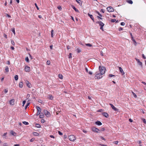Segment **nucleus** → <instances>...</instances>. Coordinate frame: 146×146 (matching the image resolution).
I'll list each match as a JSON object with an SVG mask.
<instances>
[{"label": "nucleus", "instance_id": "nucleus-1", "mask_svg": "<svg viewBox=\"0 0 146 146\" xmlns=\"http://www.w3.org/2000/svg\"><path fill=\"white\" fill-rule=\"evenodd\" d=\"M99 68L100 72L103 75L104 74L106 70V68L105 67L102 66L101 67V66H100Z\"/></svg>", "mask_w": 146, "mask_h": 146}, {"label": "nucleus", "instance_id": "nucleus-2", "mask_svg": "<svg viewBox=\"0 0 146 146\" xmlns=\"http://www.w3.org/2000/svg\"><path fill=\"white\" fill-rule=\"evenodd\" d=\"M102 74L99 72H96V75L95 76V78L96 79H99L101 78L102 77Z\"/></svg>", "mask_w": 146, "mask_h": 146}, {"label": "nucleus", "instance_id": "nucleus-3", "mask_svg": "<svg viewBox=\"0 0 146 146\" xmlns=\"http://www.w3.org/2000/svg\"><path fill=\"white\" fill-rule=\"evenodd\" d=\"M69 140L71 141H74L76 139V137L73 135H71L68 136Z\"/></svg>", "mask_w": 146, "mask_h": 146}, {"label": "nucleus", "instance_id": "nucleus-4", "mask_svg": "<svg viewBox=\"0 0 146 146\" xmlns=\"http://www.w3.org/2000/svg\"><path fill=\"white\" fill-rule=\"evenodd\" d=\"M107 11L109 12H113L114 11L113 9L111 7H109L107 8Z\"/></svg>", "mask_w": 146, "mask_h": 146}, {"label": "nucleus", "instance_id": "nucleus-5", "mask_svg": "<svg viewBox=\"0 0 146 146\" xmlns=\"http://www.w3.org/2000/svg\"><path fill=\"white\" fill-rule=\"evenodd\" d=\"M135 60L137 61V63L141 67H142V63L141 62H140L139 60L137 58H135Z\"/></svg>", "mask_w": 146, "mask_h": 146}, {"label": "nucleus", "instance_id": "nucleus-6", "mask_svg": "<svg viewBox=\"0 0 146 146\" xmlns=\"http://www.w3.org/2000/svg\"><path fill=\"white\" fill-rule=\"evenodd\" d=\"M15 100L14 99H12L9 101V103L11 105L13 106L15 104Z\"/></svg>", "mask_w": 146, "mask_h": 146}, {"label": "nucleus", "instance_id": "nucleus-7", "mask_svg": "<svg viewBox=\"0 0 146 146\" xmlns=\"http://www.w3.org/2000/svg\"><path fill=\"white\" fill-rule=\"evenodd\" d=\"M109 104L111 106L112 109L114 111H118V110L117 108H116L112 104Z\"/></svg>", "mask_w": 146, "mask_h": 146}, {"label": "nucleus", "instance_id": "nucleus-8", "mask_svg": "<svg viewBox=\"0 0 146 146\" xmlns=\"http://www.w3.org/2000/svg\"><path fill=\"white\" fill-rule=\"evenodd\" d=\"M92 131L94 132H95L97 133H98V131H99V130L98 128L93 127L92 128Z\"/></svg>", "mask_w": 146, "mask_h": 146}, {"label": "nucleus", "instance_id": "nucleus-9", "mask_svg": "<svg viewBox=\"0 0 146 146\" xmlns=\"http://www.w3.org/2000/svg\"><path fill=\"white\" fill-rule=\"evenodd\" d=\"M25 71L26 72H29L30 71V68L28 66H26L25 68Z\"/></svg>", "mask_w": 146, "mask_h": 146}, {"label": "nucleus", "instance_id": "nucleus-10", "mask_svg": "<svg viewBox=\"0 0 146 146\" xmlns=\"http://www.w3.org/2000/svg\"><path fill=\"white\" fill-rule=\"evenodd\" d=\"M25 83H26V85L28 87H29V88H31V84L28 81L26 80L25 81Z\"/></svg>", "mask_w": 146, "mask_h": 146}, {"label": "nucleus", "instance_id": "nucleus-11", "mask_svg": "<svg viewBox=\"0 0 146 146\" xmlns=\"http://www.w3.org/2000/svg\"><path fill=\"white\" fill-rule=\"evenodd\" d=\"M96 23L98 24L101 27H104V24L102 21H98Z\"/></svg>", "mask_w": 146, "mask_h": 146}, {"label": "nucleus", "instance_id": "nucleus-12", "mask_svg": "<svg viewBox=\"0 0 146 146\" xmlns=\"http://www.w3.org/2000/svg\"><path fill=\"white\" fill-rule=\"evenodd\" d=\"M44 113L45 115L46 116H49L50 115V112L46 110L44 111Z\"/></svg>", "mask_w": 146, "mask_h": 146}, {"label": "nucleus", "instance_id": "nucleus-13", "mask_svg": "<svg viewBox=\"0 0 146 146\" xmlns=\"http://www.w3.org/2000/svg\"><path fill=\"white\" fill-rule=\"evenodd\" d=\"M102 114L103 115L106 117H109V115L107 113L103 112L102 113Z\"/></svg>", "mask_w": 146, "mask_h": 146}, {"label": "nucleus", "instance_id": "nucleus-14", "mask_svg": "<svg viewBox=\"0 0 146 146\" xmlns=\"http://www.w3.org/2000/svg\"><path fill=\"white\" fill-rule=\"evenodd\" d=\"M119 69L120 70V72L122 73V75H123L125 73L123 72L122 69L120 67H119Z\"/></svg>", "mask_w": 146, "mask_h": 146}, {"label": "nucleus", "instance_id": "nucleus-15", "mask_svg": "<svg viewBox=\"0 0 146 146\" xmlns=\"http://www.w3.org/2000/svg\"><path fill=\"white\" fill-rule=\"evenodd\" d=\"M23 83L22 82H20L19 84V87L21 88H22L23 87Z\"/></svg>", "mask_w": 146, "mask_h": 146}, {"label": "nucleus", "instance_id": "nucleus-16", "mask_svg": "<svg viewBox=\"0 0 146 146\" xmlns=\"http://www.w3.org/2000/svg\"><path fill=\"white\" fill-rule=\"evenodd\" d=\"M36 108L37 109V111L39 112H40L41 111V109L40 108L39 106H36Z\"/></svg>", "mask_w": 146, "mask_h": 146}, {"label": "nucleus", "instance_id": "nucleus-17", "mask_svg": "<svg viewBox=\"0 0 146 146\" xmlns=\"http://www.w3.org/2000/svg\"><path fill=\"white\" fill-rule=\"evenodd\" d=\"M96 124L98 125H102V123L99 121H97L96 122Z\"/></svg>", "mask_w": 146, "mask_h": 146}, {"label": "nucleus", "instance_id": "nucleus-18", "mask_svg": "<svg viewBox=\"0 0 146 146\" xmlns=\"http://www.w3.org/2000/svg\"><path fill=\"white\" fill-rule=\"evenodd\" d=\"M44 115L42 113H40L39 115V117L40 118H43L44 117Z\"/></svg>", "mask_w": 146, "mask_h": 146}, {"label": "nucleus", "instance_id": "nucleus-19", "mask_svg": "<svg viewBox=\"0 0 146 146\" xmlns=\"http://www.w3.org/2000/svg\"><path fill=\"white\" fill-rule=\"evenodd\" d=\"M88 15L92 19L93 21H94V18L92 15H90L89 14H88Z\"/></svg>", "mask_w": 146, "mask_h": 146}, {"label": "nucleus", "instance_id": "nucleus-20", "mask_svg": "<svg viewBox=\"0 0 146 146\" xmlns=\"http://www.w3.org/2000/svg\"><path fill=\"white\" fill-rule=\"evenodd\" d=\"M49 97H48V98L50 100H52L53 98V96L51 94H49L48 95Z\"/></svg>", "mask_w": 146, "mask_h": 146}, {"label": "nucleus", "instance_id": "nucleus-21", "mask_svg": "<svg viewBox=\"0 0 146 146\" xmlns=\"http://www.w3.org/2000/svg\"><path fill=\"white\" fill-rule=\"evenodd\" d=\"M33 135L35 136H38L39 135V134L36 132H34L33 133Z\"/></svg>", "mask_w": 146, "mask_h": 146}, {"label": "nucleus", "instance_id": "nucleus-22", "mask_svg": "<svg viewBox=\"0 0 146 146\" xmlns=\"http://www.w3.org/2000/svg\"><path fill=\"white\" fill-rule=\"evenodd\" d=\"M59 78L61 79L63 78V76L61 74H59L58 75Z\"/></svg>", "mask_w": 146, "mask_h": 146}, {"label": "nucleus", "instance_id": "nucleus-23", "mask_svg": "<svg viewBox=\"0 0 146 146\" xmlns=\"http://www.w3.org/2000/svg\"><path fill=\"white\" fill-rule=\"evenodd\" d=\"M10 133L12 135L14 136H15V135L16 134V133L15 132L12 131H11Z\"/></svg>", "mask_w": 146, "mask_h": 146}, {"label": "nucleus", "instance_id": "nucleus-24", "mask_svg": "<svg viewBox=\"0 0 146 146\" xmlns=\"http://www.w3.org/2000/svg\"><path fill=\"white\" fill-rule=\"evenodd\" d=\"M35 127L37 128H40L41 127L40 125L39 124H36Z\"/></svg>", "mask_w": 146, "mask_h": 146}, {"label": "nucleus", "instance_id": "nucleus-25", "mask_svg": "<svg viewBox=\"0 0 146 146\" xmlns=\"http://www.w3.org/2000/svg\"><path fill=\"white\" fill-rule=\"evenodd\" d=\"M5 70L6 72H9V67H8V66H7L5 67Z\"/></svg>", "mask_w": 146, "mask_h": 146}, {"label": "nucleus", "instance_id": "nucleus-26", "mask_svg": "<svg viewBox=\"0 0 146 146\" xmlns=\"http://www.w3.org/2000/svg\"><path fill=\"white\" fill-rule=\"evenodd\" d=\"M77 3H78L79 4H81L82 3L80 0H75Z\"/></svg>", "mask_w": 146, "mask_h": 146}, {"label": "nucleus", "instance_id": "nucleus-27", "mask_svg": "<svg viewBox=\"0 0 146 146\" xmlns=\"http://www.w3.org/2000/svg\"><path fill=\"white\" fill-rule=\"evenodd\" d=\"M15 80H17L18 78V76L17 75H16L14 77Z\"/></svg>", "mask_w": 146, "mask_h": 146}, {"label": "nucleus", "instance_id": "nucleus-28", "mask_svg": "<svg viewBox=\"0 0 146 146\" xmlns=\"http://www.w3.org/2000/svg\"><path fill=\"white\" fill-rule=\"evenodd\" d=\"M127 2L128 3L131 4H132L133 3L132 1L131 0H127Z\"/></svg>", "mask_w": 146, "mask_h": 146}, {"label": "nucleus", "instance_id": "nucleus-29", "mask_svg": "<svg viewBox=\"0 0 146 146\" xmlns=\"http://www.w3.org/2000/svg\"><path fill=\"white\" fill-rule=\"evenodd\" d=\"M25 60L27 62H29V60L28 57H27L25 59Z\"/></svg>", "mask_w": 146, "mask_h": 146}, {"label": "nucleus", "instance_id": "nucleus-30", "mask_svg": "<svg viewBox=\"0 0 146 146\" xmlns=\"http://www.w3.org/2000/svg\"><path fill=\"white\" fill-rule=\"evenodd\" d=\"M132 94H133V95L134 97L135 98H137V96L136 95V94L135 93L133 92L132 91Z\"/></svg>", "mask_w": 146, "mask_h": 146}, {"label": "nucleus", "instance_id": "nucleus-31", "mask_svg": "<svg viewBox=\"0 0 146 146\" xmlns=\"http://www.w3.org/2000/svg\"><path fill=\"white\" fill-rule=\"evenodd\" d=\"M72 8L76 11L77 12H79V11L74 6H73L72 7Z\"/></svg>", "mask_w": 146, "mask_h": 146}, {"label": "nucleus", "instance_id": "nucleus-32", "mask_svg": "<svg viewBox=\"0 0 146 146\" xmlns=\"http://www.w3.org/2000/svg\"><path fill=\"white\" fill-rule=\"evenodd\" d=\"M76 50L78 53H80L81 51V50L78 48H77L76 49Z\"/></svg>", "mask_w": 146, "mask_h": 146}, {"label": "nucleus", "instance_id": "nucleus-33", "mask_svg": "<svg viewBox=\"0 0 146 146\" xmlns=\"http://www.w3.org/2000/svg\"><path fill=\"white\" fill-rule=\"evenodd\" d=\"M85 45L86 46H89V47H91L92 46V45L89 43L86 44Z\"/></svg>", "mask_w": 146, "mask_h": 146}, {"label": "nucleus", "instance_id": "nucleus-34", "mask_svg": "<svg viewBox=\"0 0 146 146\" xmlns=\"http://www.w3.org/2000/svg\"><path fill=\"white\" fill-rule=\"evenodd\" d=\"M53 32H54V31L53 30H52L51 31V36L52 37H53Z\"/></svg>", "mask_w": 146, "mask_h": 146}, {"label": "nucleus", "instance_id": "nucleus-35", "mask_svg": "<svg viewBox=\"0 0 146 146\" xmlns=\"http://www.w3.org/2000/svg\"><path fill=\"white\" fill-rule=\"evenodd\" d=\"M30 103H27V105L25 106V109H26L27 108V107L29 105Z\"/></svg>", "mask_w": 146, "mask_h": 146}, {"label": "nucleus", "instance_id": "nucleus-36", "mask_svg": "<svg viewBox=\"0 0 146 146\" xmlns=\"http://www.w3.org/2000/svg\"><path fill=\"white\" fill-rule=\"evenodd\" d=\"M23 124H24L26 125H27L29 124V123L28 122H26V121H23Z\"/></svg>", "mask_w": 146, "mask_h": 146}, {"label": "nucleus", "instance_id": "nucleus-37", "mask_svg": "<svg viewBox=\"0 0 146 146\" xmlns=\"http://www.w3.org/2000/svg\"><path fill=\"white\" fill-rule=\"evenodd\" d=\"M12 31L13 34L15 35V29L14 28H13L12 29Z\"/></svg>", "mask_w": 146, "mask_h": 146}, {"label": "nucleus", "instance_id": "nucleus-38", "mask_svg": "<svg viewBox=\"0 0 146 146\" xmlns=\"http://www.w3.org/2000/svg\"><path fill=\"white\" fill-rule=\"evenodd\" d=\"M46 63V64L48 65H49L50 64V60H47Z\"/></svg>", "mask_w": 146, "mask_h": 146}, {"label": "nucleus", "instance_id": "nucleus-39", "mask_svg": "<svg viewBox=\"0 0 146 146\" xmlns=\"http://www.w3.org/2000/svg\"><path fill=\"white\" fill-rule=\"evenodd\" d=\"M118 143V141H114L113 142V143L117 145V144Z\"/></svg>", "mask_w": 146, "mask_h": 146}, {"label": "nucleus", "instance_id": "nucleus-40", "mask_svg": "<svg viewBox=\"0 0 146 146\" xmlns=\"http://www.w3.org/2000/svg\"><path fill=\"white\" fill-rule=\"evenodd\" d=\"M41 122L42 123H44L45 122V120L44 119H42L41 120Z\"/></svg>", "mask_w": 146, "mask_h": 146}, {"label": "nucleus", "instance_id": "nucleus-41", "mask_svg": "<svg viewBox=\"0 0 146 146\" xmlns=\"http://www.w3.org/2000/svg\"><path fill=\"white\" fill-rule=\"evenodd\" d=\"M26 102V101L25 100H24L23 102V106H24V105L25 104Z\"/></svg>", "mask_w": 146, "mask_h": 146}, {"label": "nucleus", "instance_id": "nucleus-42", "mask_svg": "<svg viewBox=\"0 0 146 146\" xmlns=\"http://www.w3.org/2000/svg\"><path fill=\"white\" fill-rule=\"evenodd\" d=\"M130 34L131 36V39L132 40L133 38V36L132 35V34L131 32H130Z\"/></svg>", "mask_w": 146, "mask_h": 146}, {"label": "nucleus", "instance_id": "nucleus-43", "mask_svg": "<svg viewBox=\"0 0 146 146\" xmlns=\"http://www.w3.org/2000/svg\"><path fill=\"white\" fill-rule=\"evenodd\" d=\"M57 8L60 10H61L62 9V8L60 6H58L57 7Z\"/></svg>", "mask_w": 146, "mask_h": 146}, {"label": "nucleus", "instance_id": "nucleus-44", "mask_svg": "<svg viewBox=\"0 0 146 146\" xmlns=\"http://www.w3.org/2000/svg\"><path fill=\"white\" fill-rule=\"evenodd\" d=\"M142 119L143 121V122L145 124H146V120L145 119Z\"/></svg>", "mask_w": 146, "mask_h": 146}, {"label": "nucleus", "instance_id": "nucleus-45", "mask_svg": "<svg viewBox=\"0 0 146 146\" xmlns=\"http://www.w3.org/2000/svg\"><path fill=\"white\" fill-rule=\"evenodd\" d=\"M58 134H59V135H63L62 133V132H61L60 131H58Z\"/></svg>", "mask_w": 146, "mask_h": 146}, {"label": "nucleus", "instance_id": "nucleus-46", "mask_svg": "<svg viewBox=\"0 0 146 146\" xmlns=\"http://www.w3.org/2000/svg\"><path fill=\"white\" fill-rule=\"evenodd\" d=\"M11 44L13 45H14L15 44V42H14V41H13V40H11Z\"/></svg>", "mask_w": 146, "mask_h": 146}, {"label": "nucleus", "instance_id": "nucleus-47", "mask_svg": "<svg viewBox=\"0 0 146 146\" xmlns=\"http://www.w3.org/2000/svg\"><path fill=\"white\" fill-rule=\"evenodd\" d=\"M35 6L36 7L37 10H39V8H38V6H37V5L36 3H35Z\"/></svg>", "mask_w": 146, "mask_h": 146}, {"label": "nucleus", "instance_id": "nucleus-48", "mask_svg": "<svg viewBox=\"0 0 146 146\" xmlns=\"http://www.w3.org/2000/svg\"><path fill=\"white\" fill-rule=\"evenodd\" d=\"M109 76L110 77H112L113 76H115V75H113V74H109Z\"/></svg>", "mask_w": 146, "mask_h": 146}, {"label": "nucleus", "instance_id": "nucleus-49", "mask_svg": "<svg viewBox=\"0 0 146 146\" xmlns=\"http://www.w3.org/2000/svg\"><path fill=\"white\" fill-rule=\"evenodd\" d=\"M100 137L101 139L104 140V141H106V139L103 137L102 136H100Z\"/></svg>", "mask_w": 146, "mask_h": 146}, {"label": "nucleus", "instance_id": "nucleus-50", "mask_svg": "<svg viewBox=\"0 0 146 146\" xmlns=\"http://www.w3.org/2000/svg\"><path fill=\"white\" fill-rule=\"evenodd\" d=\"M72 58V54L71 53H70L69 54V56L68 58Z\"/></svg>", "mask_w": 146, "mask_h": 146}, {"label": "nucleus", "instance_id": "nucleus-51", "mask_svg": "<svg viewBox=\"0 0 146 146\" xmlns=\"http://www.w3.org/2000/svg\"><path fill=\"white\" fill-rule=\"evenodd\" d=\"M116 21V20L115 19H111V22H114Z\"/></svg>", "mask_w": 146, "mask_h": 146}, {"label": "nucleus", "instance_id": "nucleus-52", "mask_svg": "<svg viewBox=\"0 0 146 146\" xmlns=\"http://www.w3.org/2000/svg\"><path fill=\"white\" fill-rule=\"evenodd\" d=\"M3 146H8V145L6 143H5L3 144Z\"/></svg>", "mask_w": 146, "mask_h": 146}, {"label": "nucleus", "instance_id": "nucleus-53", "mask_svg": "<svg viewBox=\"0 0 146 146\" xmlns=\"http://www.w3.org/2000/svg\"><path fill=\"white\" fill-rule=\"evenodd\" d=\"M121 25L122 26H124L125 25V23L124 22H121Z\"/></svg>", "mask_w": 146, "mask_h": 146}, {"label": "nucleus", "instance_id": "nucleus-54", "mask_svg": "<svg viewBox=\"0 0 146 146\" xmlns=\"http://www.w3.org/2000/svg\"><path fill=\"white\" fill-rule=\"evenodd\" d=\"M3 36L6 38H7V35L6 34H3Z\"/></svg>", "mask_w": 146, "mask_h": 146}, {"label": "nucleus", "instance_id": "nucleus-55", "mask_svg": "<svg viewBox=\"0 0 146 146\" xmlns=\"http://www.w3.org/2000/svg\"><path fill=\"white\" fill-rule=\"evenodd\" d=\"M5 92L6 93L8 92V90L7 89H6L4 90Z\"/></svg>", "mask_w": 146, "mask_h": 146}, {"label": "nucleus", "instance_id": "nucleus-56", "mask_svg": "<svg viewBox=\"0 0 146 146\" xmlns=\"http://www.w3.org/2000/svg\"><path fill=\"white\" fill-rule=\"evenodd\" d=\"M34 140H35V139H34L32 138V139H31L30 140V142H33V141H34Z\"/></svg>", "mask_w": 146, "mask_h": 146}, {"label": "nucleus", "instance_id": "nucleus-57", "mask_svg": "<svg viewBox=\"0 0 146 146\" xmlns=\"http://www.w3.org/2000/svg\"><path fill=\"white\" fill-rule=\"evenodd\" d=\"M123 30V29L122 28H121V27L119 28V31H122V30Z\"/></svg>", "mask_w": 146, "mask_h": 146}, {"label": "nucleus", "instance_id": "nucleus-58", "mask_svg": "<svg viewBox=\"0 0 146 146\" xmlns=\"http://www.w3.org/2000/svg\"><path fill=\"white\" fill-rule=\"evenodd\" d=\"M142 57L143 58H144V59H146V57H145V55H144V54H142Z\"/></svg>", "mask_w": 146, "mask_h": 146}, {"label": "nucleus", "instance_id": "nucleus-59", "mask_svg": "<svg viewBox=\"0 0 146 146\" xmlns=\"http://www.w3.org/2000/svg\"><path fill=\"white\" fill-rule=\"evenodd\" d=\"M52 47H53L52 45H51L50 46V48L52 50Z\"/></svg>", "mask_w": 146, "mask_h": 146}, {"label": "nucleus", "instance_id": "nucleus-60", "mask_svg": "<svg viewBox=\"0 0 146 146\" xmlns=\"http://www.w3.org/2000/svg\"><path fill=\"white\" fill-rule=\"evenodd\" d=\"M50 136L51 138H54V136L53 135H50Z\"/></svg>", "mask_w": 146, "mask_h": 146}, {"label": "nucleus", "instance_id": "nucleus-61", "mask_svg": "<svg viewBox=\"0 0 146 146\" xmlns=\"http://www.w3.org/2000/svg\"><path fill=\"white\" fill-rule=\"evenodd\" d=\"M6 16L9 18L11 17V16L10 15L8 14Z\"/></svg>", "mask_w": 146, "mask_h": 146}, {"label": "nucleus", "instance_id": "nucleus-62", "mask_svg": "<svg viewBox=\"0 0 146 146\" xmlns=\"http://www.w3.org/2000/svg\"><path fill=\"white\" fill-rule=\"evenodd\" d=\"M40 112H38L37 111V113L36 114V115H40Z\"/></svg>", "mask_w": 146, "mask_h": 146}, {"label": "nucleus", "instance_id": "nucleus-63", "mask_svg": "<svg viewBox=\"0 0 146 146\" xmlns=\"http://www.w3.org/2000/svg\"><path fill=\"white\" fill-rule=\"evenodd\" d=\"M129 121L131 122H132L133 121V120H132L131 119H129Z\"/></svg>", "mask_w": 146, "mask_h": 146}, {"label": "nucleus", "instance_id": "nucleus-64", "mask_svg": "<svg viewBox=\"0 0 146 146\" xmlns=\"http://www.w3.org/2000/svg\"><path fill=\"white\" fill-rule=\"evenodd\" d=\"M19 144H16L14 145V146H19Z\"/></svg>", "mask_w": 146, "mask_h": 146}]
</instances>
